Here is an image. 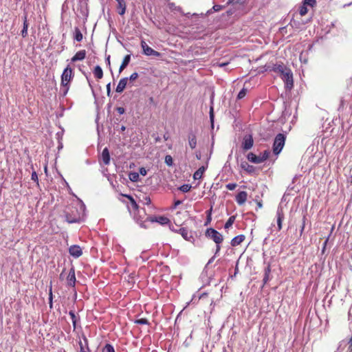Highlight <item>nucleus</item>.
Returning <instances> with one entry per match:
<instances>
[{"instance_id":"nucleus-1","label":"nucleus","mask_w":352,"mask_h":352,"mask_svg":"<svg viewBox=\"0 0 352 352\" xmlns=\"http://www.w3.org/2000/svg\"><path fill=\"white\" fill-rule=\"evenodd\" d=\"M74 77L73 69L68 65L63 70L61 75L60 85L63 89V95H66L69 89L70 82Z\"/></svg>"},{"instance_id":"nucleus-2","label":"nucleus","mask_w":352,"mask_h":352,"mask_svg":"<svg viewBox=\"0 0 352 352\" xmlns=\"http://www.w3.org/2000/svg\"><path fill=\"white\" fill-rule=\"evenodd\" d=\"M205 235L206 237L210 239L216 243L215 254H217L221 250L220 244L223 241V235L220 232H219L218 231L212 228H208L206 230Z\"/></svg>"},{"instance_id":"nucleus-3","label":"nucleus","mask_w":352,"mask_h":352,"mask_svg":"<svg viewBox=\"0 0 352 352\" xmlns=\"http://www.w3.org/2000/svg\"><path fill=\"white\" fill-rule=\"evenodd\" d=\"M286 136L283 133H278L274 138L273 143V153L274 155H278L285 143Z\"/></svg>"},{"instance_id":"nucleus-4","label":"nucleus","mask_w":352,"mask_h":352,"mask_svg":"<svg viewBox=\"0 0 352 352\" xmlns=\"http://www.w3.org/2000/svg\"><path fill=\"white\" fill-rule=\"evenodd\" d=\"M280 77L285 82L287 88L291 89L293 87V74L289 68L287 67L283 74H281Z\"/></svg>"},{"instance_id":"nucleus-5","label":"nucleus","mask_w":352,"mask_h":352,"mask_svg":"<svg viewBox=\"0 0 352 352\" xmlns=\"http://www.w3.org/2000/svg\"><path fill=\"white\" fill-rule=\"evenodd\" d=\"M141 47L143 50V53L146 56H154L156 57H160L161 54L151 47H150L144 41H141Z\"/></svg>"},{"instance_id":"nucleus-6","label":"nucleus","mask_w":352,"mask_h":352,"mask_svg":"<svg viewBox=\"0 0 352 352\" xmlns=\"http://www.w3.org/2000/svg\"><path fill=\"white\" fill-rule=\"evenodd\" d=\"M254 144V140L252 135H245L242 142V148L245 151L250 150Z\"/></svg>"},{"instance_id":"nucleus-7","label":"nucleus","mask_w":352,"mask_h":352,"mask_svg":"<svg viewBox=\"0 0 352 352\" xmlns=\"http://www.w3.org/2000/svg\"><path fill=\"white\" fill-rule=\"evenodd\" d=\"M78 345L80 348L79 352H91L89 346L88 339L85 336H82V340L78 341Z\"/></svg>"},{"instance_id":"nucleus-8","label":"nucleus","mask_w":352,"mask_h":352,"mask_svg":"<svg viewBox=\"0 0 352 352\" xmlns=\"http://www.w3.org/2000/svg\"><path fill=\"white\" fill-rule=\"evenodd\" d=\"M287 67L285 66L283 63L279 64V65H273L272 67L267 66V68L266 70L269 71H273L276 73H278L281 76V74H283L285 70L286 69Z\"/></svg>"},{"instance_id":"nucleus-9","label":"nucleus","mask_w":352,"mask_h":352,"mask_svg":"<svg viewBox=\"0 0 352 352\" xmlns=\"http://www.w3.org/2000/svg\"><path fill=\"white\" fill-rule=\"evenodd\" d=\"M69 252L72 256H74L75 258H78L82 254V249L80 248V247L79 245H72L69 248Z\"/></svg>"},{"instance_id":"nucleus-10","label":"nucleus","mask_w":352,"mask_h":352,"mask_svg":"<svg viewBox=\"0 0 352 352\" xmlns=\"http://www.w3.org/2000/svg\"><path fill=\"white\" fill-rule=\"evenodd\" d=\"M86 51L85 50H82L77 52L74 56L71 58V61L72 63H75L76 61H82L86 58Z\"/></svg>"},{"instance_id":"nucleus-11","label":"nucleus","mask_w":352,"mask_h":352,"mask_svg":"<svg viewBox=\"0 0 352 352\" xmlns=\"http://www.w3.org/2000/svg\"><path fill=\"white\" fill-rule=\"evenodd\" d=\"M248 193L245 191L239 192L236 196V201L240 206L244 204L247 201Z\"/></svg>"},{"instance_id":"nucleus-12","label":"nucleus","mask_w":352,"mask_h":352,"mask_svg":"<svg viewBox=\"0 0 352 352\" xmlns=\"http://www.w3.org/2000/svg\"><path fill=\"white\" fill-rule=\"evenodd\" d=\"M150 221L151 222H157L161 225H166L170 222L169 219L165 216H158V217H151Z\"/></svg>"},{"instance_id":"nucleus-13","label":"nucleus","mask_w":352,"mask_h":352,"mask_svg":"<svg viewBox=\"0 0 352 352\" xmlns=\"http://www.w3.org/2000/svg\"><path fill=\"white\" fill-rule=\"evenodd\" d=\"M67 285L70 287H74L76 284V276L75 272L73 268L69 270L68 276L67 277Z\"/></svg>"},{"instance_id":"nucleus-14","label":"nucleus","mask_w":352,"mask_h":352,"mask_svg":"<svg viewBox=\"0 0 352 352\" xmlns=\"http://www.w3.org/2000/svg\"><path fill=\"white\" fill-rule=\"evenodd\" d=\"M128 81V78H123L120 80L118 85L116 87V91L117 93H122L126 88Z\"/></svg>"},{"instance_id":"nucleus-15","label":"nucleus","mask_w":352,"mask_h":352,"mask_svg":"<svg viewBox=\"0 0 352 352\" xmlns=\"http://www.w3.org/2000/svg\"><path fill=\"white\" fill-rule=\"evenodd\" d=\"M245 239V236L244 234H239V235L234 237L231 240L230 244L232 247H236V246L240 245L242 242H243Z\"/></svg>"},{"instance_id":"nucleus-16","label":"nucleus","mask_w":352,"mask_h":352,"mask_svg":"<svg viewBox=\"0 0 352 352\" xmlns=\"http://www.w3.org/2000/svg\"><path fill=\"white\" fill-rule=\"evenodd\" d=\"M176 232L179 233L186 241H189L192 238L191 233L188 232V230L186 228H181L179 230H176Z\"/></svg>"},{"instance_id":"nucleus-17","label":"nucleus","mask_w":352,"mask_h":352,"mask_svg":"<svg viewBox=\"0 0 352 352\" xmlns=\"http://www.w3.org/2000/svg\"><path fill=\"white\" fill-rule=\"evenodd\" d=\"M102 160L104 165H108L110 162V155L107 148H104L101 155Z\"/></svg>"},{"instance_id":"nucleus-18","label":"nucleus","mask_w":352,"mask_h":352,"mask_svg":"<svg viewBox=\"0 0 352 352\" xmlns=\"http://www.w3.org/2000/svg\"><path fill=\"white\" fill-rule=\"evenodd\" d=\"M116 1L118 2L117 8L118 10L119 14L124 15L126 12V8L125 1L124 0H116Z\"/></svg>"},{"instance_id":"nucleus-19","label":"nucleus","mask_w":352,"mask_h":352,"mask_svg":"<svg viewBox=\"0 0 352 352\" xmlns=\"http://www.w3.org/2000/svg\"><path fill=\"white\" fill-rule=\"evenodd\" d=\"M247 158L250 162L255 164L262 163V159L261 158V156H257L253 153H249L247 155Z\"/></svg>"},{"instance_id":"nucleus-20","label":"nucleus","mask_w":352,"mask_h":352,"mask_svg":"<svg viewBox=\"0 0 352 352\" xmlns=\"http://www.w3.org/2000/svg\"><path fill=\"white\" fill-rule=\"evenodd\" d=\"M241 167L250 174L253 173L255 171V167L249 164L247 162H241Z\"/></svg>"},{"instance_id":"nucleus-21","label":"nucleus","mask_w":352,"mask_h":352,"mask_svg":"<svg viewBox=\"0 0 352 352\" xmlns=\"http://www.w3.org/2000/svg\"><path fill=\"white\" fill-rule=\"evenodd\" d=\"M188 144L192 149H194L197 146V138L194 133H190L188 135Z\"/></svg>"},{"instance_id":"nucleus-22","label":"nucleus","mask_w":352,"mask_h":352,"mask_svg":"<svg viewBox=\"0 0 352 352\" xmlns=\"http://www.w3.org/2000/svg\"><path fill=\"white\" fill-rule=\"evenodd\" d=\"M94 75L96 78L97 79H101L103 77V71L100 66L96 65L93 71Z\"/></svg>"},{"instance_id":"nucleus-23","label":"nucleus","mask_w":352,"mask_h":352,"mask_svg":"<svg viewBox=\"0 0 352 352\" xmlns=\"http://www.w3.org/2000/svg\"><path fill=\"white\" fill-rule=\"evenodd\" d=\"M74 39L78 42H80L82 41L83 39V35L80 31V30L76 27L74 28Z\"/></svg>"},{"instance_id":"nucleus-24","label":"nucleus","mask_w":352,"mask_h":352,"mask_svg":"<svg viewBox=\"0 0 352 352\" xmlns=\"http://www.w3.org/2000/svg\"><path fill=\"white\" fill-rule=\"evenodd\" d=\"M130 60H131L130 54H127L124 56V58L122 60V63L120 67L119 73H121L126 67V66L129 65V63L130 62Z\"/></svg>"},{"instance_id":"nucleus-25","label":"nucleus","mask_w":352,"mask_h":352,"mask_svg":"<svg viewBox=\"0 0 352 352\" xmlns=\"http://www.w3.org/2000/svg\"><path fill=\"white\" fill-rule=\"evenodd\" d=\"M284 219V214L282 210L277 212V227L278 230L280 231L282 229V222Z\"/></svg>"},{"instance_id":"nucleus-26","label":"nucleus","mask_w":352,"mask_h":352,"mask_svg":"<svg viewBox=\"0 0 352 352\" xmlns=\"http://www.w3.org/2000/svg\"><path fill=\"white\" fill-rule=\"evenodd\" d=\"M205 167L201 166L197 170H196L193 175L194 179H199L201 178L204 173L205 172Z\"/></svg>"},{"instance_id":"nucleus-27","label":"nucleus","mask_w":352,"mask_h":352,"mask_svg":"<svg viewBox=\"0 0 352 352\" xmlns=\"http://www.w3.org/2000/svg\"><path fill=\"white\" fill-rule=\"evenodd\" d=\"M28 23L27 21V16H24V21H23V28L21 30V36L25 38L28 36Z\"/></svg>"},{"instance_id":"nucleus-28","label":"nucleus","mask_w":352,"mask_h":352,"mask_svg":"<svg viewBox=\"0 0 352 352\" xmlns=\"http://www.w3.org/2000/svg\"><path fill=\"white\" fill-rule=\"evenodd\" d=\"M235 219H236L235 216L230 217L229 219H228V221H226V223H225L224 228L226 229H228L230 227H231L232 226V224L234 223Z\"/></svg>"},{"instance_id":"nucleus-29","label":"nucleus","mask_w":352,"mask_h":352,"mask_svg":"<svg viewBox=\"0 0 352 352\" xmlns=\"http://www.w3.org/2000/svg\"><path fill=\"white\" fill-rule=\"evenodd\" d=\"M307 6L302 3V5H301L299 7V14H300V16H305L307 13L308 9H307Z\"/></svg>"},{"instance_id":"nucleus-30","label":"nucleus","mask_w":352,"mask_h":352,"mask_svg":"<svg viewBox=\"0 0 352 352\" xmlns=\"http://www.w3.org/2000/svg\"><path fill=\"white\" fill-rule=\"evenodd\" d=\"M178 189L183 192H188L190 190L191 186L190 184H184V185L181 186L180 187H179Z\"/></svg>"},{"instance_id":"nucleus-31","label":"nucleus","mask_w":352,"mask_h":352,"mask_svg":"<svg viewBox=\"0 0 352 352\" xmlns=\"http://www.w3.org/2000/svg\"><path fill=\"white\" fill-rule=\"evenodd\" d=\"M129 177L130 180L132 181V182H138V179H139V177H139V173H135V172L131 173L129 174Z\"/></svg>"},{"instance_id":"nucleus-32","label":"nucleus","mask_w":352,"mask_h":352,"mask_svg":"<svg viewBox=\"0 0 352 352\" xmlns=\"http://www.w3.org/2000/svg\"><path fill=\"white\" fill-rule=\"evenodd\" d=\"M102 352H115V350L111 344H106L102 349Z\"/></svg>"},{"instance_id":"nucleus-33","label":"nucleus","mask_w":352,"mask_h":352,"mask_svg":"<svg viewBox=\"0 0 352 352\" xmlns=\"http://www.w3.org/2000/svg\"><path fill=\"white\" fill-rule=\"evenodd\" d=\"M126 198L129 199V200L130 201L132 206L134 208H138V206L136 203V201H135V199L131 196V195H124Z\"/></svg>"},{"instance_id":"nucleus-34","label":"nucleus","mask_w":352,"mask_h":352,"mask_svg":"<svg viewBox=\"0 0 352 352\" xmlns=\"http://www.w3.org/2000/svg\"><path fill=\"white\" fill-rule=\"evenodd\" d=\"M165 163L169 166H171L173 164V157L169 155H166L165 157Z\"/></svg>"},{"instance_id":"nucleus-35","label":"nucleus","mask_w":352,"mask_h":352,"mask_svg":"<svg viewBox=\"0 0 352 352\" xmlns=\"http://www.w3.org/2000/svg\"><path fill=\"white\" fill-rule=\"evenodd\" d=\"M69 315L71 317V319L72 320L73 326L75 328L76 324V316L75 315V313L73 311H70L69 313Z\"/></svg>"},{"instance_id":"nucleus-36","label":"nucleus","mask_w":352,"mask_h":352,"mask_svg":"<svg viewBox=\"0 0 352 352\" xmlns=\"http://www.w3.org/2000/svg\"><path fill=\"white\" fill-rule=\"evenodd\" d=\"M303 3L313 8L316 5V0H304Z\"/></svg>"},{"instance_id":"nucleus-37","label":"nucleus","mask_w":352,"mask_h":352,"mask_svg":"<svg viewBox=\"0 0 352 352\" xmlns=\"http://www.w3.org/2000/svg\"><path fill=\"white\" fill-rule=\"evenodd\" d=\"M260 156L261 158L262 159V162H263L264 161L268 159L270 156V151L266 150Z\"/></svg>"},{"instance_id":"nucleus-38","label":"nucleus","mask_w":352,"mask_h":352,"mask_svg":"<svg viewBox=\"0 0 352 352\" xmlns=\"http://www.w3.org/2000/svg\"><path fill=\"white\" fill-rule=\"evenodd\" d=\"M135 323L138 324H148V321L146 318H140V319L135 320Z\"/></svg>"},{"instance_id":"nucleus-39","label":"nucleus","mask_w":352,"mask_h":352,"mask_svg":"<svg viewBox=\"0 0 352 352\" xmlns=\"http://www.w3.org/2000/svg\"><path fill=\"white\" fill-rule=\"evenodd\" d=\"M78 217H69L68 214L66 215V220L67 222L69 223H76L77 221H78Z\"/></svg>"},{"instance_id":"nucleus-40","label":"nucleus","mask_w":352,"mask_h":352,"mask_svg":"<svg viewBox=\"0 0 352 352\" xmlns=\"http://www.w3.org/2000/svg\"><path fill=\"white\" fill-rule=\"evenodd\" d=\"M52 300H53V294H52V287H50V291H49V305H50V308L52 307V304H53Z\"/></svg>"},{"instance_id":"nucleus-41","label":"nucleus","mask_w":352,"mask_h":352,"mask_svg":"<svg viewBox=\"0 0 352 352\" xmlns=\"http://www.w3.org/2000/svg\"><path fill=\"white\" fill-rule=\"evenodd\" d=\"M246 92L247 91L245 89H242L238 94L237 98L242 99L243 98H244L245 96L246 95Z\"/></svg>"},{"instance_id":"nucleus-42","label":"nucleus","mask_w":352,"mask_h":352,"mask_svg":"<svg viewBox=\"0 0 352 352\" xmlns=\"http://www.w3.org/2000/svg\"><path fill=\"white\" fill-rule=\"evenodd\" d=\"M31 179L32 180H33L34 182H35L36 183L37 185H38V175H37V173L35 172V171H33V173H32V175H31Z\"/></svg>"},{"instance_id":"nucleus-43","label":"nucleus","mask_w":352,"mask_h":352,"mask_svg":"<svg viewBox=\"0 0 352 352\" xmlns=\"http://www.w3.org/2000/svg\"><path fill=\"white\" fill-rule=\"evenodd\" d=\"M236 186L237 184L236 183H230L226 185V188L229 190H233Z\"/></svg>"},{"instance_id":"nucleus-44","label":"nucleus","mask_w":352,"mask_h":352,"mask_svg":"<svg viewBox=\"0 0 352 352\" xmlns=\"http://www.w3.org/2000/svg\"><path fill=\"white\" fill-rule=\"evenodd\" d=\"M307 218L305 216L302 218V225L300 228V234L303 232L305 227V222H306Z\"/></svg>"},{"instance_id":"nucleus-45","label":"nucleus","mask_w":352,"mask_h":352,"mask_svg":"<svg viewBox=\"0 0 352 352\" xmlns=\"http://www.w3.org/2000/svg\"><path fill=\"white\" fill-rule=\"evenodd\" d=\"M138 78V74L137 72H134L133 73L130 77H129V80L133 81V80H136L137 78Z\"/></svg>"},{"instance_id":"nucleus-46","label":"nucleus","mask_w":352,"mask_h":352,"mask_svg":"<svg viewBox=\"0 0 352 352\" xmlns=\"http://www.w3.org/2000/svg\"><path fill=\"white\" fill-rule=\"evenodd\" d=\"M116 111L119 114H123L125 112V109L124 107H118L116 108Z\"/></svg>"},{"instance_id":"nucleus-47","label":"nucleus","mask_w":352,"mask_h":352,"mask_svg":"<svg viewBox=\"0 0 352 352\" xmlns=\"http://www.w3.org/2000/svg\"><path fill=\"white\" fill-rule=\"evenodd\" d=\"M212 9H213L215 12L220 11V10L222 9V6H221V5H214V6L212 7Z\"/></svg>"},{"instance_id":"nucleus-48","label":"nucleus","mask_w":352,"mask_h":352,"mask_svg":"<svg viewBox=\"0 0 352 352\" xmlns=\"http://www.w3.org/2000/svg\"><path fill=\"white\" fill-rule=\"evenodd\" d=\"M144 204H147V205L151 204V199H150V197H145L144 198Z\"/></svg>"},{"instance_id":"nucleus-49","label":"nucleus","mask_w":352,"mask_h":352,"mask_svg":"<svg viewBox=\"0 0 352 352\" xmlns=\"http://www.w3.org/2000/svg\"><path fill=\"white\" fill-rule=\"evenodd\" d=\"M271 273V267H270V265L269 264L267 267L265 268V274H270Z\"/></svg>"},{"instance_id":"nucleus-50","label":"nucleus","mask_w":352,"mask_h":352,"mask_svg":"<svg viewBox=\"0 0 352 352\" xmlns=\"http://www.w3.org/2000/svg\"><path fill=\"white\" fill-rule=\"evenodd\" d=\"M270 274H265L263 277V283L266 284L269 280Z\"/></svg>"},{"instance_id":"nucleus-51","label":"nucleus","mask_w":352,"mask_h":352,"mask_svg":"<svg viewBox=\"0 0 352 352\" xmlns=\"http://www.w3.org/2000/svg\"><path fill=\"white\" fill-rule=\"evenodd\" d=\"M140 173L142 175L144 176V175H146L147 171H146V170L144 168H140Z\"/></svg>"},{"instance_id":"nucleus-52","label":"nucleus","mask_w":352,"mask_h":352,"mask_svg":"<svg viewBox=\"0 0 352 352\" xmlns=\"http://www.w3.org/2000/svg\"><path fill=\"white\" fill-rule=\"evenodd\" d=\"M182 201L180 200H177L174 203L173 208H176L179 205L182 204Z\"/></svg>"},{"instance_id":"nucleus-53","label":"nucleus","mask_w":352,"mask_h":352,"mask_svg":"<svg viewBox=\"0 0 352 352\" xmlns=\"http://www.w3.org/2000/svg\"><path fill=\"white\" fill-rule=\"evenodd\" d=\"M349 344V352H352V337L350 338Z\"/></svg>"},{"instance_id":"nucleus-54","label":"nucleus","mask_w":352,"mask_h":352,"mask_svg":"<svg viewBox=\"0 0 352 352\" xmlns=\"http://www.w3.org/2000/svg\"><path fill=\"white\" fill-rule=\"evenodd\" d=\"M211 211H212V208L209 211H208V218H207V223L210 222V220H211V218H210Z\"/></svg>"},{"instance_id":"nucleus-55","label":"nucleus","mask_w":352,"mask_h":352,"mask_svg":"<svg viewBox=\"0 0 352 352\" xmlns=\"http://www.w3.org/2000/svg\"><path fill=\"white\" fill-rule=\"evenodd\" d=\"M107 94L108 95L109 94L110 91H111V85L110 83H109L107 85Z\"/></svg>"},{"instance_id":"nucleus-56","label":"nucleus","mask_w":352,"mask_h":352,"mask_svg":"<svg viewBox=\"0 0 352 352\" xmlns=\"http://www.w3.org/2000/svg\"><path fill=\"white\" fill-rule=\"evenodd\" d=\"M257 206L259 208H261L263 207V204L261 201H257Z\"/></svg>"},{"instance_id":"nucleus-57","label":"nucleus","mask_w":352,"mask_h":352,"mask_svg":"<svg viewBox=\"0 0 352 352\" xmlns=\"http://www.w3.org/2000/svg\"><path fill=\"white\" fill-rule=\"evenodd\" d=\"M210 119L212 120H213V110H212V108H211V109H210Z\"/></svg>"},{"instance_id":"nucleus-58","label":"nucleus","mask_w":352,"mask_h":352,"mask_svg":"<svg viewBox=\"0 0 352 352\" xmlns=\"http://www.w3.org/2000/svg\"><path fill=\"white\" fill-rule=\"evenodd\" d=\"M168 138H169V136H168V135H166V134L164 135V140H166V141Z\"/></svg>"},{"instance_id":"nucleus-59","label":"nucleus","mask_w":352,"mask_h":352,"mask_svg":"<svg viewBox=\"0 0 352 352\" xmlns=\"http://www.w3.org/2000/svg\"><path fill=\"white\" fill-rule=\"evenodd\" d=\"M327 241H328V239H327L324 241V243L323 250H324V249H325V247H326V245H327Z\"/></svg>"},{"instance_id":"nucleus-60","label":"nucleus","mask_w":352,"mask_h":352,"mask_svg":"<svg viewBox=\"0 0 352 352\" xmlns=\"http://www.w3.org/2000/svg\"><path fill=\"white\" fill-rule=\"evenodd\" d=\"M107 63L110 65V56H109L107 58Z\"/></svg>"},{"instance_id":"nucleus-61","label":"nucleus","mask_w":352,"mask_h":352,"mask_svg":"<svg viewBox=\"0 0 352 352\" xmlns=\"http://www.w3.org/2000/svg\"><path fill=\"white\" fill-rule=\"evenodd\" d=\"M227 65V63H221V64H220V66H221V67H223V66H225V65Z\"/></svg>"},{"instance_id":"nucleus-62","label":"nucleus","mask_w":352,"mask_h":352,"mask_svg":"<svg viewBox=\"0 0 352 352\" xmlns=\"http://www.w3.org/2000/svg\"><path fill=\"white\" fill-rule=\"evenodd\" d=\"M155 141H156V142H160V138H157L155 139Z\"/></svg>"},{"instance_id":"nucleus-63","label":"nucleus","mask_w":352,"mask_h":352,"mask_svg":"<svg viewBox=\"0 0 352 352\" xmlns=\"http://www.w3.org/2000/svg\"><path fill=\"white\" fill-rule=\"evenodd\" d=\"M234 0H229V3L232 2Z\"/></svg>"},{"instance_id":"nucleus-64","label":"nucleus","mask_w":352,"mask_h":352,"mask_svg":"<svg viewBox=\"0 0 352 352\" xmlns=\"http://www.w3.org/2000/svg\"><path fill=\"white\" fill-rule=\"evenodd\" d=\"M122 130H124V129H125V127H124V126H122Z\"/></svg>"}]
</instances>
